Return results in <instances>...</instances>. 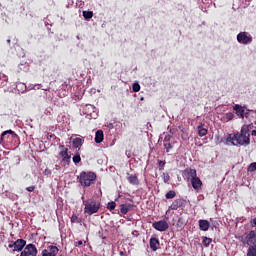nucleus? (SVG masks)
<instances>
[{
  "instance_id": "nucleus-1",
  "label": "nucleus",
  "mask_w": 256,
  "mask_h": 256,
  "mask_svg": "<svg viewBox=\"0 0 256 256\" xmlns=\"http://www.w3.org/2000/svg\"><path fill=\"white\" fill-rule=\"evenodd\" d=\"M253 127V123L244 124L240 132L228 134L226 143H230L234 147H249L251 145V130Z\"/></svg>"
},
{
  "instance_id": "nucleus-2",
  "label": "nucleus",
  "mask_w": 256,
  "mask_h": 256,
  "mask_svg": "<svg viewBox=\"0 0 256 256\" xmlns=\"http://www.w3.org/2000/svg\"><path fill=\"white\" fill-rule=\"evenodd\" d=\"M97 181V174L93 171H82L77 176V182L80 183L81 187L87 188L91 185H95Z\"/></svg>"
},
{
  "instance_id": "nucleus-3",
  "label": "nucleus",
  "mask_w": 256,
  "mask_h": 256,
  "mask_svg": "<svg viewBox=\"0 0 256 256\" xmlns=\"http://www.w3.org/2000/svg\"><path fill=\"white\" fill-rule=\"evenodd\" d=\"M83 201L84 207V213L86 215H95V213H99V210L101 209V202H97L94 199L85 200V196L81 197Z\"/></svg>"
},
{
  "instance_id": "nucleus-4",
  "label": "nucleus",
  "mask_w": 256,
  "mask_h": 256,
  "mask_svg": "<svg viewBox=\"0 0 256 256\" xmlns=\"http://www.w3.org/2000/svg\"><path fill=\"white\" fill-rule=\"evenodd\" d=\"M9 139H19V135H17L13 130H6L2 132L0 136V145L5 147V141H9Z\"/></svg>"
},
{
  "instance_id": "nucleus-5",
  "label": "nucleus",
  "mask_w": 256,
  "mask_h": 256,
  "mask_svg": "<svg viewBox=\"0 0 256 256\" xmlns=\"http://www.w3.org/2000/svg\"><path fill=\"white\" fill-rule=\"evenodd\" d=\"M26 245L27 241H25L24 239H17L16 241H11L8 244V247L9 249H13V253H15V251L19 253V251H23Z\"/></svg>"
},
{
  "instance_id": "nucleus-6",
  "label": "nucleus",
  "mask_w": 256,
  "mask_h": 256,
  "mask_svg": "<svg viewBox=\"0 0 256 256\" xmlns=\"http://www.w3.org/2000/svg\"><path fill=\"white\" fill-rule=\"evenodd\" d=\"M237 41L241 45H249L250 43H253V36H251L249 32H240L237 35Z\"/></svg>"
},
{
  "instance_id": "nucleus-7",
  "label": "nucleus",
  "mask_w": 256,
  "mask_h": 256,
  "mask_svg": "<svg viewBox=\"0 0 256 256\" xmlns=\"http://www.w3.org/2000/svg\"><path fill=\"white\" fill-rule=\"evenodd\" d=\"M59 149L61 150L59 155L62 157V163L69 165L71 163V155H69V149L66 148L65 145H60Z\"/></svg>"
},
{
  "instance_id": "nucleus-8",
  "label": "nucleus",
  "mask_w": 256,
  "mask_h": 256,
  "mask_svg": "<svg viewBox=\"0 0 256 256\" xmlns=\"http://www.w3.org/2000/svg\"><path fill=\"white\" fill-rule=\"evenodd\" d=\"M20 256H37V247L35 244L26 245Z\"/></svg>"
},
{
  "instance_id": "nucleus-9",
  "label": "nucleus",
  "mask_w": 256,
  "mask_h": 256,
  "mask_svg": "<svg viewBox=\"0 0 256 256\" xmlns=\"http://www.w3.org/2000/svg\"><path fill=\"white\" fill-rule=\"evenodd\" d=\"M197 176V170L192 169V168H186L183 172H182V177L186 180V181H193V179H195Z\"/></svg>"
},
{
  "instance_id": "nucleus-10",
  "label": "nucleus",
  "mask_w": 256,
  "mask_h": 256,
  "mask_svg": "<svg viewBox=\"0 0 256 256\" xmlns=\"http://www.w3.org/2000/svg\"><path fill=\"white\" fill-rule=\"evenodd\" d=\"M152 227H153V229H156V231L163 232V231H167V229H169V223H167V221H165V220H160V221L154 222L152 224Z\"/></svg>"
},
{
  "instance_id": "nucleus-11",
  "label": "nucleus",
  "mask_w": 256,
  "mask_h": 256,
  "mask_svg": "<svg viewBox=\"0 0 256 256\" xmlns=\"http://www.w3.org/2000/svg\"><path fill=\"white\" fill-rule=\"evenodd\" d=\"M185 205H187V200L179 198L172 202L170 209L172 211H177L180 207H185Z\"/></svg>"
},
{
  "instance_id": "nucleus-12",
  "label": "nucleus",
  "mask_w": 256,
  "mask_h": 256,
  "mask_svg": "<svg viewBox=\"0 0 256 256\" xmlns=\"http://www.w3.org/2000/svg\"><path fill=\"white\" fill-rule=\"evenodd\" d=\"M59 248L57 246L50 245L42 251V256H57Z\"/></svg>"
},
{
  "instance_id": "nucleus-13",
  "label": "nucleus",
  "mask_w": 256,
  "mask_h": 256,
  "mask_svg": "<svg viewBox=\"0 0 256 256\" xmlns=\"http://www.w3.org/2000/svg\"><path fill=\"white\" fill-rule=\"evenodd\" d=\"M245 243L248 246L256 245V230H251L245 237Z\"/></svg>"
},
{
  "instance_id": "nucleus-14",
  "label": "nucleus",
  "mask_w": 256,
  "mask_h": 256,
  "mask_svg": "<svg viewBox=\"0 0 256 256\" xmlns=\"http://www.w3.org/2000/svg\"><path fill=\"white\" fill-rule=\"evenodd\" d=\"M233 109L237 115V117H239V119H245V107L236 104L233 106Z\"/></svg>"
},
{
  "instance_id": "nucleus-15",
  "label": "nucleus",
  "mask_w": 256,
  "mask_h": 256,
  "mask_svg": "<svg viewBox=\"0 0 256 256\" xmlns=\"http://www.w3.org/2000/svg\"><path fill=\"white\" fill-rule=\"evenodd\" d=\"M191 181V184H192V187L195 191H199V189H201V187H203V182L201 181V178L200 177H195V178H192Z\"/></svg>"
},
{
  "instance_id": "nucleus-16",
  "label": "nucleus",
  "mask_w": 256,
  "mask_h": 256,
  "mask_svg": "<svg viewBox=\"0 0 256 256\" xmlns=\"http://www.w3.org/2000/svg\"><path fill=\"white\" fill-rule=\"evenodd\" d=\"M197 131H198L199 137H205V135H207V133H209V130L207 128H205V124H203V123H200L197 126Z\"/></svg>"
},
{
  "instance_id": "nucleus-17",
  "label": "nucleus",
  "mask_w": 256,
  "mask_h": 256,
  "mask_svg": "<svg viewBox=\"0 0 256 256\" xmlns=\"http://www.w3.org/2000/svg\"><path fill=\"white\" fill-rule=\"evenodd\" d=\"M127 181L130 183V185L137 186L139 185V178L135 174H129L127 173Z\"/></svg>"
},
{
  "instance_id": "nucleus-18",
  "label": "nucleus",
  "mask_w": 256,
  "mask_h": 256,
  "mask_svg": "<svg viewBox=\"0 0 256 256\" xmlns=\"http://www.w3.org/2000/svg\"><path fill=\"white\" fill-rule=\"evenodd\" d=\"M120 213H122V215H127V213H129V211L133 210V204H121L120 205Z\"/></svg>"
},
{
  "instance_id": "nucleus-19",
  "label": "nucleus",
  "mask_w": 256,
  "mask_h": 256,
  "mask_svg": "<svg viewBox=\"0 0 256 256\" xmlns=\"http://www.w3.org/2000/svg\"><path fill=\"white\" fill-rule=\"evenodd\" d=\"M159 238L157 237H151L150 238V249H152V251H157V249H159Z\"/></svg>"
},
{
  "instance_id": "nucleus-20",
  "label": "nucleus",
  "mask_w": 256,
  "mask_h": 256,
  "mask_svg": "<svg viewBox=\"0 0 256 256\" xmlns=\"http://www.w3.org/2000/svg\"><path fill=\"white\" fill-rule=\"evenodd\" d=\"M83 143H85L84 139L74 138L72 141L73 149H81V147H83Z\"/></svg>"
},
{
  "instance_id": "nucleus-21",
  "label": "nucleus",
  "mask_w": 256,
  "mask_h": 256,
  "mask_svg": "<svg viewBox=\"0 0 256 256\" xmlns=\"http://www.w3.org/2000/svg\"><path fill=\"white\" fill-rule=\"evenodd\" d=\"M210 223L207 220H199L200 231H209Z\"/></svg>"
},
{
  "instance_id": "nucleus-22",
  "label": "nucleus",
  "mask_w": 256,
  "mask_h": 256,
  "mask_svg": "<svg viewBox=\"0 0 256 256\" xmlns=\"http://www.w3.org/2000/svg\"><path fill=\"white\" fill-rule=\"evenodd\" d=\"M104 134H103V130H98L96 131L95 134V143H103V139H104Z\"/></svg>"
},
{
  "instance_id": "nucleus-23",
  "label": "nucleus",
  "mask_w": 256,
  "mask_h": 256,
  "mask_svg": "<svg viewBox=\"0 0 256 256\" xmlns=\"http://www.w3.org/2000/svg\"><path fill=\"white\" fill-rule=\"evenodd\" d=\"M247 256H256V244L249 246Z\"/></svg>"
},
{
  "instance_id": "nucleus-24",
  "label": "nucleus",
  "mask_w": 256,
  "mask_h": 256,
  "mask_svg": "<svg viewBox=\"0 0 256 256\" xmlns=\"http://www.w3.org/2000/svg\"><path fill=\"white\" fill-rule=\"evenodd\" d=\"M163 147L166 153H171V149H173V145L171 144V142H163Z\"/></svg>"
},
{
  "instance_id": "nucleus-25",
  "label": "nucleus",
  "mask_w": 256,
  "mask_h": 256,
  "mask_svg": "<svg viewBox=\"0 0 256 256\" xmlns=\"http://www.w3.org/2000/svg\"><path fill=\"white\" fill-rule=\"evenodd\" d=\"M166 199H175L177 193L174 190H170L165 194Z\"/></svg>"
},
{
  "instance_id": "nucleus-26",
  "label": "nucleus",
  "mask_w": 256,
  "mask_h": 256,
  "mask_svg": "<svg viewBox=\"0 0 256 256\" xmlns=\"http://www.w3.org/2000/svg\"><path fill=\"white\" fill-rule=\"evenodd\" d=\"M213 242V240L211 238H208L207 236L203 237V245L204 247H209V245H211V243Z\"/></svg>"
},
{
  "instance_id": "nucleus-27",
  "label": "nucleus",
  "mask_w": 256,
  "mask_h": 256,
  "mask_svg": "<svg viewBox=\"0 0 256 256\" xmlns=\"http://www.w3.org/2000/svg\"><path fill=\"white\" fill-rule=\"evenodd\" d=\"M73 163L77 164V163H81V154H79V152H77L73 158H72Z\"/></svg>"
},
{
  "instance_id": "nucleus-28",
  "label": "nucleus",
  "mask_w": 256,
  "mask_h": 256,
  "mask_svg": "<svg viewBox=\"0 0 256 256\" xmlns=\"http://www.w3.org/2000/svg\"><path fill=\"white\" fill-rule=\"evenodd\" d=\"M84 19H93V11H83Z\"/></svg>"
},
{
  "instance_id": "nucleus-29",
  "label": "nucleus",
  "mask_w": 256,
  "mask_h": 256,
  "mask_svg": "<svg viewBox=\"0 0 256 256\" xmlns=\"http://www.w3.org/2000/svg\"><path fill=\"white\" fill-rule=\"evenodd\" d=\"M132 91L134 93H139V91H141V85H139V83L135 82L133 85H132Z\"/></svg>"
},
{
  "instance_id": "nucleus-30",
  "label": "nucleus",
  "mask_w": 256,
  "mask_h": 256,
  "mask_svg": "<svg viewBox=\"0 0 256 256\" xmlns=\"http://www.w3.org/2000/svg\"><path fill=\"white\" fill-rule=\"evenodd\" d=\"M116 207H117V203H115V202H109L107 205L108 211H115Z\"/></svg>"
},
{
  "instance_id": "nucleus-31",
  "label": "nucleus",
  "mask_w": 256,
  "mask_h": 256,
  "mask_svg": "<svg viewBox=\"0 0 256 256\" xmlns=\"http://www.w3.org/2000/svg\"><path fill=\"white\" fill-rule=\"evenodd\" d=\"M162 179H163L164 183H169V181H171V176H169V173H163Z\"/></svg>"
},
{
  "instance_id": "nucleus-32",
  "label": "nucleus",
  "mask_w": 256,
  "mask_h": 256,
  "mask_svg": "<svg viewBox=\"0 0 256 256\" xmlns=\"http://www.w3.org/2000/svg\"><path fill=\"white\" fill-rule=\"evenodd\" d=\"M225 116H226L227 121H233V119H235V114H233L232 112L226 113Z\"/></svg>"
},
{
  "instance_id": "nucleus-33",
  "label": "nucleus",
  "mask_w": 256,
  "mask_h": 256,
  "mask_svg": "<svg viewBox=\"0 0 256 256\" xmlns=\"http://www.w3.org/2000/svg\"><path fill=\"white\" fill-rule=\"evenodd\" d=\"M248 171L250 173H253V171H256V162H253L251 163L249 166H248Z\"/></svg>"
},
{
  "instance_id": "nucleus-34",
  "label": "nucleus",
  "mask_w": 256,
  "mask_h": 256,
  "mask_svg": "<svg viewBox=\"0 0 256 256\" xmlns=\"http://www.w3.org/2000/svg\"><path fill=\"white\" fill-rule=\"evenodd\" d=\"M166 162L162 161V160H158V166H159V170L163 171L164 167H165Z\"/></svg>"
},
{
  "instance_id": "nucleus-35",
  "label": "nucleus",
  "mask_w": 256,
  "mask_h": 256,
  "mask_svg": "<svg viewBox=\"0 0 256 256\" xmlns=\"http://www.w3.org/2000/svg\"><path fill=\"white\" fill-rule=\"evenodd\" d=\"M71 223H78L79 217L77 214H73L72 217L70 218Z\"/></svg>"
},
{
  "instance_id": "nucleus-36",
  "label": "nucleus",
  "mask_w": 256,
  "mask_h": 256,
  "mask_svg": "<svg viewBox=\"0 0 256 256\" xmlns=\"http://www.w3.org/2000/svg\"><path fill=\"white\" fill-rule=\"evenodd\" d=\"M171 139H173V136L167 134V135L164 137L163 143H169V142H171Z\"/></svg>"
},
{
  "instance_id": "nucleus-37",
  "label": "nucleus",
  "mask_w": 256,
  "mask_h": 256,
  "mask_svg": "<svg viewBox=\"0 0 256 256\" xmlns=\"http://www.w3.org/2000/svg\"><path fill=\"white\" fill-rule=\"evenodd\" d=\"M26 191H28V193H33V191H35V186H29L26 188Z\"/></svg>"
},
{
  "instance_id": "nucleus-38",
  "label": "nucleus",
  "mask_w": 256,
  "mask_h": 256,
  "mask_svg": "<svg viewBox=\"0 0 256 256\" xmlns=\"http://www.w3.org/2000/svg\"><path fill=\"white\" fill-rule=\"evenodd\" d=\"M44 175H51V170L49 169V168H46L45 170H44Z\"/></svg>"
},
{
  "instance_id": "nucleus-39",
  "label": "nucleus",
  "mask_w": 256,
  "mask_h": 256,
  "mask_svg": "<svg viewBox=\"0 0 256 256\" xmlns=\"http://www.w3.org/2000/svg\"><path fill=\"white\" fill-rule=\"evenodd\" d=\"M169 133H171V135H175V133H177V130L176 129H170Z\"/></svg>"
},
{
  "instance_id": "nucleus-40",
  "label": "nucleus",
  "mask_w": 256,
  "mask_h": 256,
  "mask_svg": "<svg viewBox=\"0 0 256 256\" xmlns=\"http://www.w3.org/2000/svg\"><path fill=\"white\" fill-rule=\"evenodd\" d=\"M244 117H245L246 119H248V118H249V112H244Z\"/></svg>"
},
{
  "instance_id": "nucleus-41",
  "label": "nucleus",
  "mask_w": 256,
  "mask_h": 256,
  "mask_svg": "<svg viewBox=\"0 0 256 256\" xmlns=\"http://www.w3.org/2000/svg\"><path fill=\"white\" fill-rule=\"evenodd\" d=\"M251 135L252 137H256V130H252Z\"/></svg>"
},
{
  "instance_id": "nucleus-42",
  "label": "nucleus",
  "mask_w": 256,
  "mask_h": 256,
  "mask_svg": "<svg viewBox=\"0 0 256 256\" xmlns=\"http://www.w3.org/2000/svg\"><path fill=\"white\" fill-rule=\"evenodd\" d=\"M76 245H79V246L83 245V241L79 240L78 242H76Z\"/></svg>"
}]
</instances>
